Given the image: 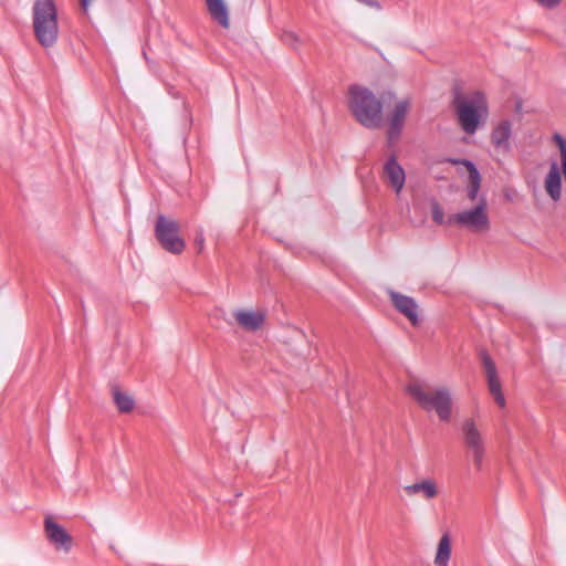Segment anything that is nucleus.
<instances>
[{
    "mask_svg": "<svg viewBox=\"0 0 566 566\" xmlns=\"http://www.w3.org/2000/svg\"><path fill=\"white\" fill-rule=\"evenodd\" d=\"M34 36L43 48L53 46L59 38L57 9L54 0H35L32 7Z\"/></svg>",
    "mask_w": 566,
    "mask_h": 566,
    "instance_id": "2",
    "label": "nucleus"
},
{
    "mask_svg": "<svg viewBox=\"0 0 566 566\" xmlns=\"http://www.w3.org/2000/svg\"><path fill=\"white\" fill-rule=\"evenodd\" d=\"M458 223L472 231H483L490 228V220L486 213V201L484 198L470 210L458 212L448 219V224Z\"/></svg>",
    "mask_w": 566,
    "mask_h": 566,
    "instance_id": "6",
    "label": "nucleus"
},
{
    "mask_svg": "<svg viewBox=\"0 0 566 566\" xmlns=\"http://www.w3.org/2000/svg\"><path fill=\"white\" fill-rule=\"evenodd\" d=\"M44 531L48 541L56 551H63L64 553L71 551L73 545L72 536L62 525L54 522L51 516L44 518Z\"/></svg>",
    "mask_w": 566,
    "mask_h": 566,
    "instance_id": "10",
    "label": "nucleus"
},
{
    "mask_svg": "<svg viewBox=\"0 0 566 566\" xmlns=\"http://www.w3.org/2000/svg\"><path fill=\"white\" fill-rule=\"evenodd\" d=\"M479 357H480L481 364L485 371L490 394L492 395L495 402L500 407H504L505 406V397L502 392V386H501V381L499 379L497 369H496V366H495L492 357L485 349L480 350Z\"/></svg>",
    "mask_w": 566,
    "mask_h": 566,
    "instance_id": "8",
    "label": "nucleus"
},
{
    "mask_svg": "<svg viewBox=\"0 0 566 566\" xmlns=\"http://www.w3.org/2000/svg\"><path fill=\"white\" fill-rule=\"evenodd\" d=\"M539 6L545 9H554L559 6L560 0H535Z\"/></svg>",
    "mask_w": 566,
    "mask_h": 566,
    "instance_id": "24",
    "label": "nucleus"
},
{
    "mask_svg": "<svg viewBox=\"0 0 566 566\" xmlns=\"http://www.w3.org/2000/svg\"><path fill=\"white\" fill-rule=\"evenodd\" d=\"M281 40L292 48H296V44L300 41L298 36L293 31H283L281 34Z\"/></svg>",
    "mask_w": 566,
    "mask_h": 566,
    "instance_id": "22",
    "label": "nucleus"
},
{
    "mask_svg": "<svg viewBox=\"0 0 566 566\" xmlns=\"http://www.w3.org/2000/svg\"><path fill=\"white\" fill-rule=\"evenodd\" d=\"M407 392L426 411H436L438 418L448 422L451 419L452 397L447 387L436 388L428 392L420 381H412L407 386Z\"/></svg>",
    "mask_w": 566,
    "mask_h": 566,
    "instance_id": "4",
    "label": "nucleus"
},
{
    "mask_svg": "<svg viewBox=\"0 0 566 566\" xmlns=\"http://www.w3.org/2000/svg\"><path fill=\"white\" fill-rule=\"evenodd\" d=\"M211 18L221 27H229V10L224 0H206Z\"/></svg>",
    "mask_w": 566,
    "mask_h": 566,
    "instance_id": "17",
    "label": "nucleus"
},
{
    "mask_svg": "<svg viewBox=\"0 0 566 566\" xmlns=\"http://www.w3.org/2000/svg\"><path fill=\"white\" fill-rule=\"evenodd\" d=\"M451 556V542L448 534H443L439 541L434 564L437 566H448Z\"/></svg>",
    "mask_w": 566,
    "mask_h": 566,
    "instance_id": "19",
    "label": "nucleus"
},
{
    "mask_svg": "<svg viewBox=\"0 0 566 566\" xmlns=\"http://www.w3.org/2000/svg\"><path fill=\"white\" fill-rule=\"evenodd\" d=\"M403 490L408 495L421 493L428 500L433 499L438 495V489L436 483L429 479L422 480L410 485H406Z\"/></svg>",
    "mask_w": 566,
    "mask_h": 566,
    "instance_id": "18",
    "label": "nucleus"
},
{
    "mask_svg": "<svg viewBox=\"0 0 566 566\" xmlns=\"http://www.w3.org/2000/svg\"><path fill=\"white\" fill-rule=\"evenodd\" d=\"M384 172L392 189L399 193L406 181V174L401 165L397 160V156L392 154L384 165Z\"/></svg>",
    "mask_w": 566,
    "mask_h": 566,
    "instance_id": "12",
    "label": "nucleus"
},
{
    "mask_svg": "<svg viewBox=\"0 0 566 566\" xmlns=\"http://www.w3.org/2000/svg\"><path fill=\"white\" fill-rule=\"evenodd\" d=\"M359 3H363L365 6H368L370 8H374L376 10H381L382 7L379 1L377 0H357Z\"/></svg>",
    "mask_w": 566,
    "mask_h": 566,
    "instance_id": "25",
    "label": "nucleus"
},
{
    "mask_svg": "<svg viewBox=\"0 0 566 566\" xmlns=\"http://www.w3.org/2000/svg\"><path fill=\"white\" fill-rule=\"evenodd\" d=\"M461 432L463 444L471 452L475 468L481 470L485 454V446L474 420L465 419L461 424Z\"/></svg>",
    "mask_w": 566,
    "mask_h": 566,
    "instance_id": "7",
    "label": "nucleus"
},
{
    "mask_svg": "<svg viewBox=\"0 0 566 566\" xmlns=\"http://www.w3.org/2000/svg\"><path fill=\"white\" fill-rule=\"evenodd\" d=\"M454 164L463 165L469 174V187H468V198L471 201H474L478 197L480 187H481V175L472 160L469 159H458L453 160Z\"/></svg>",
    "mask_w": 566,
    "mask_h": 566,
    "instance_id": "15",
    "label": "nucleus"
},
{
    "mask_svg": "<svg viewBox=\"0 0 566 566\" xmlns=\"http://www.w3.org/2000/svg\"><path fill=\"white\" fill-rule=\"evenodd\" d=\"M234 317L242 328L250 332L260 329L265 322V315L262 312L240 310L234 313Z\"/></svg>",
    "mask_w": 566,
    "mask_h": 566,
    "instance_id": "14",
    "label": "nucleus"
},
{
    "mask_svg": "<svg viewBox=\"0 0 566 566\" xmlns=\"http://www.w3.org/2000/svg\"><path fill=\"white\" fill-rule=\"evenodd\" d=\"M155 238L160 247L179 255L185 251L186 241L180 235V226L177 221L165 214H158L154 226Z\"/></svg>",
    "mask_w": 566,
    "mask_h": 566,
    "instance_id": "5",
    "label": "nucleus"
},
{
    "mask_svg": "<svg viewBox=\"0 0 566 566\" xmlns=\"http://www.w3.org/2000/svg\"><path fill=\"white\" fill-rule=\"evenodd\" d=\"M389 295L396 310L405 315L411 324L416 325L419 322L417 302L412 297L399 292L391 291Z\"/></svg>",
    "mask_w": 566,
    "mask_h": 566,
    "instance_id": "11",
    "label": "nucleus"
},
{
    "mask_svg": "<svg viewBox=\"0 0 566 566\" xmlns=\"http://www.w3.org/2000/svg\"><path fill=\"white\" fill-rule=\"evenodd\" d=\"M92 0H80L81 7L84 12H87Z\"/></svg>",
    "mask_w": 566,
    "mask_h": 566,
    "instance_id": "26",
    "label": "nucleus"
},
{
    "mask_svg": "<svg viewBox=\"0 0 566 566\" xmlns=\"http://www.w3.org/2000/svg\"><path fill=\"white\" fill-rule=\"evenodd\" d=\"M409 108L410 101L405 98L399 101L390 113L387 128L388 146H394L400 138Z\"/></svg>",
    "mask_w": 566,
    "mask_h": 566,
    "instance_id": "9",
    "label": "nucleus"
},
{
    "mask_svg": "<svg viewBox=\"0 0 566 566\" xmlns=\"http://www.w3.org/2000/svg\"><path fill=\"white\" fill-rule=\"evenodd\" d=\"M431 216H432V220L437 224L448 223V220L446 221V219H444L443 209L441 208L439 202L436 201V200H433L432 203H431Z\"/></svg>",
    "mask_w": 566,
    "mask_h": 566,
    "instance_id": "21",
    "label": "nucleus"
},
{
    "mask_svg": "<svg viewBox=\"0 0 566 566\" xmlns=\"http://www.w3.org/2000/svg\"><path fill=\"white\" fill-rule=\"evenodd\" d=\"M545 190L554 200L558 201L562 196V177L559 168L555 161L551 164L549 171L545 178Z\"/></svg>",
    "mask_w": 566,
    "mask_h": 566,
    "instance_id": "16",
    "label": "nucleus"
},
{
    "mask_svg": "<svg viewBox=\"0 0 566 566\" xmlns=\"http://www.w3.org/2000/svg\"><path fill=\"white\" fill-rule=\"evenodd\" d=\"M453 105L459 124L464 133L474 134L489 113L485 96L481 91H475L468 98L457 93Z\"/></svg>",
    "mask_w": 566,
    "mask_h": 566,
    "instance_id": "3",
    "label": "nucleus"
},
{
    "mask_svg": "<svg viewBox=\"0 0 566 566\" xmlns=\"http://www.w3.org/2000/svg\"><path fill=\"white\" fill-rule=\"evenodd\" d=\"M512 125L509 120H502L491 133V142L497 151L507 154L511 150Z\"/></svg>",
    "mask_w": 566,
    "mask_h": 566,
    "instance_id": "13",
    "label": "nucleus"
},
{
    "mask_svg": "<svg viewBox=\"0 0 566 566\" xmlns=\"http://www.w3.org/2000/svg\"><path fill=\"white\" fill-rule=\"evenodd\" d=\"M348 106L356 120L364 127L376 129L381 126L382 103L367 87L352 85Z\"/></svg>",
    "mask_w": 566,
    "mask_h": 566,
    "instance_id": "1",
    "label": "nucleus"
},
{
    "mask_svg": "<svg viewBox=\"0 0 566 566\" xmlns=\"http://www.w3.org/2000/svg\"><path fill=\"white\" fill-rule=\"evenodd\" d=\"M114 402L120 412H129L135 406L134 399L119 389L114 390Z\"/></svg>",
    "mask_w": 566,
    "mask_h": 566,
    "instance_id": "20",
    "label": "nucleus"
},
{
    "mask_svg": "<svg viewBox=\"0 0 566 566\" xmlns=\"http://www.w3.org/2000/svg\"><path fill=\"white\" fill-rule=\"evenodd\" d=\"M553 140L559 148L560 159L566 158V138H564L560 134L556 133L553 136Z\"/></svg>",
    "mask_w": 566,
    "mask_h": 566,
    "instance_id": "23",
    "label": "nucleus"
}]
</instances>
